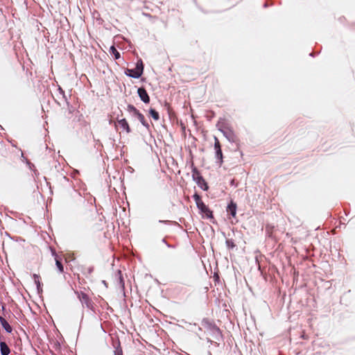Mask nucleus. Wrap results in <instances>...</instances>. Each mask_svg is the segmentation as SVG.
Instances as JSON below:
<instances>
[{
	"label": "nucleus",
	"instance_id": "6ab92c4d",
	"mask_svg": "<svg viewBox=\"0 0 355 355\" xmlns=\"http://www.w3.org/2000/svg\"><path fill=\"white\" fill-rule=\"evenodd\" d=\"M118 275H119V282H120V284H123V277H122V275H121V270H118Z\"/></svg>",
	"mask_w": 355,
	"mask_h": 355
},
{
	"label": "nucleus",
	"instance_id": "2eb2a0df",
	"mask_svg": "<svg viewBox=\"0 0 355 355\" xmlns=\"http://www.w3.org/2000/svg\"><path fill=\"white\" fill-rule=\"evenodd\" d=\"M111 51L114 56V58L116 60L119 59L120 58V53L119 52L115 49L114 46L111 47Z\"/></svg>",
	"mask_w": 355,
	"mask_h": 355
},
{
	"label": "nucleus",
	"instance_id": "1a4fd4ad",
	"mask_svg": "<svg viewBox=\"0 0 355 355\" xmlns=\"http://www.w3.org/2000/svg\"><path fill=\"white\" fill-rule=\"evenodd\" d=\"M1 355H8L10 352V348L5 342L0 343Z\"/></svg>",
	"mask_w": 355,
	"mask_h": 355
},
{
	"label": "nucleus",
	"instance_id": "f8f14e48",
	"mask_svg": "<svg viewBox=\"0 0 355 355\" xmlns=\"http://www.w3.org/2000/svg\"><path fill=\"white\" fill-rule=\"evenodd\" d=\"M149 114L154 120L158 121L159 119V114L155 109L150 108L149 110Z\"/></svg>",
	"mask_w": 355,
	"mask_h": 355
},
{
	"label": "nucleus",
	"instance_id": "4be33fe9",
	"mask_svg": "<svg viewBox=\"0 0 355 355\" xmlns=\"http://www.w3.org/2000/svg\"><path fill=\"white\" fill-rule=\"evenodd\" d=\"M93 214L95 215V216H97L96 212H94Z\"/></svg>",
	"mask_w": 355,
	"mask_h": 355
},
{
	"label": "nucleus",
	"instance_id": "0eeeda50",
	"mask_svg": "<svg viewBox=\"0 0 355 355\" xmlns=\"http://www.w3.org/2000/svg\"><path fill=\"white\" fill-rule=\"evenodd\" d=\"M236 204L232 200L227 207V212L232 217L235 218L236 215Z\"/></svg>",
	"mask_w": 355,
	"mask_h": 355
},
{
	"label": "nucleus",
	"instance_id": "20e7f679",
	"mask_svg": "<svg viewBox=\"0 0 355 355\" xmlns=\"http://www.w3.org/2000/svg\"><path fill=\"white\" fill-rule=\"evenodd\" d=\"M214 150L216 158L217 160H218L220 164H221L223 162V153L221 150L220 143L216 137H214Z\"/></svg>",
	"mask_w": 355,
	"mask_h": 355
},
{
	"label": "nucleus",
	"instance_id": "423d86ee",
	"mask_svg": "<svg viewBox=\"0 0 355 355\" xmlns=\"http://www.w3.org/2000/svg\"><path fill=\"white\" fill-rule=\"evenodd\" d=\"M138 95L140 99L145 103H148L150 102V97L144 87H140L137 90Z\"/></svg>",
	"mask_w": 355,
	"mask_h": 355
},
{
	"label": "nucleus",
	"instance_id": "9d476101",
	"mask_svg": "<svg viewBox=\"0 0 355 355\" xmlns=\"http://www.w3.org/2000/svg\"><path fill=\"white\" fill-rule=\"evenodd\" d=\"M0 322H1L2 327L5 329V330L7 332L10 333L12 331V329L11 326L3 318L0 317Z\"/></svg>",
	"mask_w": 355,
	"mask_h": 355
},
{
	"label": "nucleus",
	"instance_id": "9b49d317",
	"mask_svg": "<svg viewBox=\"0 0 355 355\" xmlns=\"http://www.w3.org/2000/svg\"><path fill=\"white\" fill-rule=\"evenodd\" d=\"M138 119L139 120V121L141 123V124L145 126L146 128H149V124L146 121L144 116L143 114H141V112L139 114H138L137 116H136Z\"/></svg>",
	"mask_w": 355,
	"mask_h": 355
},
{
	"label": "nucleus",
	"instance_id": "ddd939ff",
	"mask_svg": "<svg viewBox=\"0 0 355 355\" xmlns=\"http://www.w3.org/2000/svg\"><path fill=\"white\" fill-rule=\"evenodd\" d=\"M127 110L129 112H132L134 115L137 116L138 114L140 113L139 110H137L133 105H128L127 107Z\"/></svg>",
	"mask_w": 355,
	"mask_h": 355
},
{
	"label": "nucleus",
	"instance_id": "412c9836",
	"mask_svg": "<svg viewBox=\"0 0 355 355\" xmlns=\"http://www.w3.org/2000/svg\"><path fill=\"white\" fill-rule=\"evenodd\" d=\"M0 147H1V148H3V145L1 143H0Z\"/></svg>",
	"mask_w": 355,
	"mask_h": 355
},
{
	"label": "nucleus",
	"instance_id": "f3484780",
	"mask_svg": "<svg viewBox=\"0 0 355 355\" xmlns=\"http://www.w3.org/2000/svg\"><path fill=\"white\" fill-rule=\"evenodd\" d=\"M226 245H227V248H230V249H232V248H234L236 246V245L234 244V241L232 240V239H227L226 241Z\"/></svg>",
	"mask_w": 355,
	"mask_h": 355
},
{
	"label": "nucleus",
	"instance_id": "39448f33",
	"mask_svg": "<svg viewBox=\"0 0 355 355\" xmlns=\"http://www.w3.org/2000/svg\"><path fill=\"white\" fill-rule=\"evenodd\" d=\"M78 297L83 304H85L87 308L92 306V302L89 297L85 293H78Z\"/></svg>",
	"mask_w": 355,
	"mask_h": 355
},
{
	"label": "nucleus",
	"instance_id": "a211bd4d",
	"mask_svg": "<svg viewBox=\"0 0 355 355\" xmlns=\"http://www.w3.org/2000/svg\"><path fill=\"white\" fill-rule=\"evenodd\" d=\"M114 355H123V350L120 344H119L118 347H116L114 350Z\"/></svg>",
	"mask_w": 355,
	"mask_h": 355
},
{
	"label": "nucleus",
	"instance_id": "dca6fc26",
	"mask_svg": "<svg viewBox=\"0 0 355 355\" xmlns=\"http://www.w3.org/2000/svg\"><path fill=\"white\" fill-rule=\"evenodd\" d=\"M55 263H56V266L58 268V270L60 272H64V268H63V266L61 263L60 261H59L58 259H55Z\"/></svg>",
	"mask_w": 355,
	"mask_h": 355
},
{
	"label": "nucleus",
	"instance_id": "f03ea898",
	"mask_svg": "<svg viewBox=\"0 0 355 355\" xmlns=\"http://www.w3.org/2000/svg\"><path fill=\"white\" fill-rule=\"evenodd\" d=\"M194 200L196 201L198 208L200 211L205 215L208 218H213L212 211L209 208L202 202L201 197L198 194L195 193L193 196Z\"/></svg>",
	"mask_w": 355,
	"mask_h": 355
},
{
	"label": "nucleus",
	"instance_id": "7ed1b4c3",
	"mask_svg": "<svg viewBox=\"0 0 355 355\" xmlns=\"http://www.w3.org/2000/svg\"><path fill=\"white\" fill-rule=\"evenodd\" d=\"M144 71V64L141 60L137 62L136 67L133 69H128L125 72L126 75L130 77H132L135 78H139Z\"/></svg>",
	"mask_w": 355,
	"mask_h": 355
},
{
	"label": "nucleus",
	"instance_id": "f257e3e1",
	"mask_svg": "<svg viewBox=\"0 0 355 355\" xmlns=\"http://www.w3.org/2000/svg\"><path fill=\"white\" fill-rule=\"evenodd\" d=\"M191 173L193 180L196 181L198 186L200 187L204 191H207L209 187L207 185V182L205 180L203 177L201 175L200 171L198 170V168L194 166L193 163L191 164Z\"/></svg>",
	"mask_w": 355,
	"mask_h": 355
},
{
	"label": "nucleus",
	"instance_id": "4468645a",
	"mask_svg": "<svg viewBox=\"0 0 355 355\" xmlns=\"http://www.w3.org/2000/svg\"><path fill=\"white\" fill-rule=\"evenodd\" d=\"M33 279H34L35 284L37 285V288L39 289L42 284L41 282H40V279H41L40 276L39 275L34 274Z\"/></svg>",
	"mask_w": 355,
	"mask_h": 355
},
{
	"label": "nucleus",
	"instance_id": "6e6552de",
	"mask_svg": "<svg viewBox=\"0 0 355 355\" xmlns=\"http://www.w3.org/2000/svg\"><path fill=\"white\" fill-rule=\"evenodd\" d=\"M117 123H119V125H120V126L124 130H125V132L127 133H129L131 132V129L129 126V124L128 123V121H126L125 119H117Z\"/></svg>",
	"mask_w": 355,
	"mask_h": 355
},
{
	"label": "nucleus",
	"instance_id": "aec40b11",
	"mask_svg": "<svg viewBox=\"0 0 355 355\" xmlns=\"http://www.w3.org/2000/svg\"><path fill=\"white\" fill-rule=\"evenodd\" d=\"M270 229V227L269 225H267L266 226V231L269 232Z\"/></svg>",
	"mask_w": 355,
	"mask_h": 355
}]
</instances>
